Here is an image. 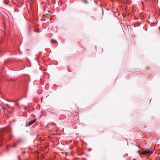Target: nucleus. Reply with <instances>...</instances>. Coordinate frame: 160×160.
<instances>
[{
  "label": "nucleus",
  "instance_id": "nucleus-1",
  "mask_svg": "<svg viewBox=\"0 0 160 160\" xmlns=\"http://www.w3.org/2000/svg\"><path fill=\"white\" fill-rule=\"evenodd\" d=\"M11 131V129L9 127L5 128L1 131V132H0V144L1 145H2V137L5 133L8 132L7 137H8L9 140H11L12 137Z\"/></svg>",
  "mask_w": 160,
  "mask_h": 160
},
{
  "label": "nucleus",
  "instance_id": "nucleus-8",
  "mask_svg": "<svg viewBox=\"0 0 160 160\" xmlns=\"http://www.w3.org/2000/svg\"><path fill=\"white\" fill-rule=\"evenodd\" d=\"M53 124L54 125H55V126H56V124H55V123H53Z\"/></svg>",
  "mask_w": 160,
  "mask_h": 160
},
{
  "label": "nucleus",
  "instance_id": "nucleus-4",
  "mask_svg": "<svg viewBox=\"0 0 160 160\" xmlns=\"http://www.w3.org/2000/svg\"><path fill=\"white\" fill-rule=\"evenodd\" d=\"M51 43H54V42H57V41L54 39H52L51 40Z\"/></svg>",
  "mask_w": 160,
  "mask_h": 160
},
{
  "label": "nucleus",
  "instance_id": "nucleus-3",
  "mask_svg": "<svg viewBox=\"0 0 160 160\" xmlns=\"http://www.w3.org/2000/svg\"><path fill=\"white\" fill-rule=\"evenodd\" d=\"M36 121V119H35L33 120H32L30 122H29L28 123H27L26 125V126H29L31 125H32V124H33Z\"/></svg>",
  "mask_w": 160,
  "mask_h": 160
},
{
  "label": "nucleus",
  "instance_id": "nucleus-7",
  "mask_svg": "<svg viewBox=\"0 0 160 160\" xmlns=\"http://www.w3.org/2000/svg\"><path fill=\"white\" fill-rule=\"evenodd\" d=\"M8 146H7V148H6V149H7V151H8Z\"/></svg>",
  "mask_w": 160,
  "mask_h": 160
},
{
  "label": "nucleus",
  "instance_id": "nucleus-5",
  "mask_svg": "<svg viewBox=\"0 0 160 160\" xmlns=\"http://www.w3.org/2000/svg\"><path fill=\"white\" fill-rule=\"evenodd\" d=\"M83 2L85 3H87L88 2L86 0H83Z\"/></svg>",
  "mask_w": 160,
  "mask_h": 160
},
{
  "label": "nucleus",
  "instance_id": "nucleus-2",
  "mask_svg": "<svg viewBox=\"0 0 160 160\" xmlns=\"http://www.w3.org/2000/svg\"><path fill=\"white\" fill-rule=\"evenodd\" d=\"M153 152V151L151 148L146 149L143 151V153L146 154H152Z\"/></svg>",
  "mask_w": 160,
  "mask_h": 160
},
{
  "label": "nucleus",
  "instance_id": "nucleus-9",
  "mask_svg": "<svg viewBox=\"0 0 160 160\" xmlns=\"http://www.w3.org/2000/svg\"><path fill=\"white\" fill-rule=\"evenodd\" d=\"M12 109H14V108H13V107H12Z\"/></svg>",
  "mask_w": 160,
  "mask_h": 160
},
{
  "label": "nucleus",
  "instance_id": "nucleus-6",
  "mask_svg": "<svg viewBox=\"0 0 160 160\" xmlns=\"http://www.w3.org/2000/svg\"><path fill=\"white\" fill-rule=\"evenodd\" d=\"M15 146H16V145L14 144L12 146V147H15Z\"/></svg>",
  "mask_w": 160,
  "mask_h": 160
}]
</instances>
